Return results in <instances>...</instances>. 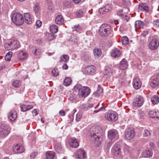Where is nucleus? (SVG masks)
Here are the masks:
<instances>
[{
    "instance_id": "32",
    "label": "nucleus",
    "mask_w": 159,
    "mask_h": 159,
    "mask_svg": "<svg viewBox=\"0 0 159 159\" xmlns=\"http://www.w3.org/2000/svg\"><path fill=\"white\" fill-rule=\"evenodd\" d=\"M151 100L152 103L154 105L157 104L159 102V98L157 95H153Z\"/></svg>"
},
{
    "instance_id": "29",
    "label": "nucleus",
    "mask_w": 159,
    "mask_h": 159,
    "mask_svg": "<svg viewBox=\"0 0 159 159\" xmlns=\"http://www.w3.org/2000/svg\"><path fill=\"white\" fill-rule=\"evenodd\" d=\"M64 19L63 16L61 15L57 16L55 19L56 23L59 25H61L63 23Z\"/></svg>"
},
{
    "instance_id": "14",
    "label": "nucleus",
    "mask_w": 159,
    "mask_h": 159,
    "mask_svg": "<svg viewBox=\"0 0 159 159\" xmlns=\"http://www.w3.org/2000/svg\"><path fill=\"white\" fill-rule=\"evenodd\" d=\"M125 138L128 140L133 139L135 135V132L134 129L127 128L125 132Z\"/></svg>"
},
{
    "instance_id": "7",
    "label": "nucleus",
    "mask_w": 159,
    "mask_h": 159,
    "mask_svg": "<svg viewBox=\"0 0 159 159\" xmlns=\"http://www.w3.org/2000/svg\"><path fill=\"white\" fill-rule=\"evenodd\" d=\"M107 137L108 139L111 141L109 142V144L111 145L115 140L119 139L118 133L117 130L115 129H111L108 131Z\"/></svg>"
},
{
    "instance_id": "45",
    "label": "nucleus",
    "mask_w": 159,
    "mask_h": 159,
    "mask_svg": "<svg viewBox=\"0 0 159 159\" xmlns=\"http://www.w3.org/2000/svg\"><path fill=\"white\" fill-rule=\"evenodd\" d=\"M122 42L123 44L126 45L129 43V39L126 36H124L122 38Z\"/></svg>"
},
{
    "instance_id": "6",
    "label": "nucleus",
    "mask_w": 159,
    "mask_h": 159,
    "mask_svg": "<svg viewBox=\"0 0 159 159\" xmlns=\"http://www.w3.org/2000/svg\"><path fill=\"white\" fill-rule=\"evenodd\" d=\"M11 20L15 24L19 25H22L24 22L22 15L18 13H15L13 14Z\"/></svg>"
},
{
    "instance_id": "58",
    "label": "nucleus",
    "mask_w": 159,
    "mask_h": 159,
    "mask_svg": "<svg viewBox=\"0 0 159 159\" xmlns=\"http://www.w3.org/2000/svg\"><path fill=\"white\" fill-rule=\"evenodd\" d=\"M156 112H157V113H155V115H156L155 116V118L159 120V111L157 110Z\"/></svg>"
},
{
    "instance_id": "64",
    "label": "nucleus",
    "mask_w": 159,
    "mask_h": 159,
    "mask_svg": "<svg viewBox=\"0 0 159 159\" xmlns=\"http://www.w3.org/2000/svg\"><path fill=\"white\" fill-rule=\"evenodd\" d=\"M62 67L63 69L67 70L68 69V67L66 64H65L63 65Z\"/></svg>"
},
{
    "instance_id": "9",
    "label": "nucleus",
    "mask_w": 159,
    "mask_h": 159,
    "mask_svg": "<svg viewBox=\"0 0 159 159\" xmlns=\"http://www.w3.org/2000/svg\"><path fill=\"white\" fill-rule=\"evenodd\" d=\"M149 85L152 88H155L159 86V73L155 74L151 77Z\"/></svg>"
},
{
    "instance_id": "4",
    "label": "nucleus",
    "mask_w": 159,
    "mask_h": 159,
    "mask_svg": "<svg viewBox=\"0 0 159 159\" xmlns=\"http://www.w3.org/2000/svg\"><path fill=\"white\" fill-rule=\"evenodd\" d=\"M111 32L110 26L107 24H104L101 25L99 29V34L102 36H107Z\"/></svg>"
},
{
    "instance_id": "34",
    "label": "nucleus",
    "mask_w": 159,
    "mask_h": 159,
    "mask_svg": "<svg viewBox=\"0 0 159 159\" xmlns=\"http://www.w3.org/2000/svg\"><path fill=\"white\" fill-rule=\"evenodd\" d=\"M72 82V79L69 77H66L64 80L63 84L66 86L70 85Z\"/></svg>"
},
{
    "instance_id": "47",
    "label": "nucleus",
    "mask_w": 159,
    "mask_h": 159,
    "mask_svg": "<svg viewBox=\"0 0 159 159\" xmlns=\"http://www.w3.org/2000/svg\"><path fill=\"white\" fill-rule=\"evenodd\" d=\"M150 132L148 129H145L143 131V137H147L150 136Z\"/></svg>"
},
{
    "instance_id": "44",
    "label": "nucleus",
    "mask_w": 159,
    "mask_h": 159,
    "mask_svg": "<svg viewBox=\"0 0 159 159\" xmlns=\"http://www.w3.org/2000/svg\"><path fill=\"white\" fill-rule=\"evenodd\" d=\"M72 29L73 31H75L76 32H78L82 30V28L79 25H78L72 27Z\"/></svg>"
},
{
    "instance_id": "16",
    "label": "nucleus",
    "mask_w": 159,
    "mask_h": 159,
    "mask_svg": "<svg viewBox=\"0 0 159 159\" xmlns=\"http://www.w3.org/2000/svg\"><path fill=\"white\" fill-rule=\"evenodd\" d=\"M25 151L24 146L20 144H14L13 147V151L15 153H20Z\"/></svg>"
},
{
    "instance_id": "2",
    "label": "nucleus",
    "mask_w": 159,
    "mask_h": 159,
    "mask_svg": "<svg viewBox=\"0 0 159 159\" xmlns=\"http://www.w3.org/2000/svg\"><path fill=\"white\" fill-rule=\"evenodd\" d=\"M75 89H78V95L80 97H87L90 92L89 88L87 86H81L80 84H77L74 87Z\"/></svg>"
},
{
    "instance_id": "51",
    "label": "nucleus",
    "mask_w": 159,
    "mask_h": 159,
    "mask_svg": "<svg viewBox=\"0 0 159 159\" xmlns=\"http://www.w3.org/2000/svg\"><path fill=\"white\" fill-rule=\"evenodd\" d=\"M21 111L23 112L27 111V106L26 105L22 104L20 106Z\"/></svg>"
},
{
    "instance_id": "49",
    "label": "nucleus",
    "mask_w": 159,
    "mask_h": 159,
    "mask_svg": "<svg viewBox=\"0 0 159 159\" xmlns=\"http://www.w3.org/2000/svg\"><path fill=\"white\" fill-rule=\"evenodd\" d=\"M153 24L154 27L156 28H159V19H157L155 20Z\"/></svg>"
},
{
    "instance_id": "5",
    "label": "nucleus",
    "mask_w": 159,
    "mask_h": 159,
    "mask_svg": "<svg viewBox=\"0 0 159 159\" xmlns=\"http://www.w3.org/2000/svg\"><path fill=\"white\" fill-rule=\"evenodd\" d=\"M111 151L114 156L120 159L123 158V157L121 151V147L119 143L118 142L113 145Z\"/></svg>"
},
{
    "instance_id": "61",
    "label": "nucleus",
    "mask_w": 159,
    "mask_h": 159,
    "mask_svg": "<svg viewBox=\"0 0 159 159\" xmlns=\"http://www.w3.org/2000/svg\"><path fill=\"white\" fill-rule=\"evenodd\" d=\"M105 107L104 106L101 107L98 110L94 111V112L97 113V112H98L100 111H103L104 110H105Z\"/></svg>"
},
{
    "instance_id": "50",
    "label": "nucleus",
    "mask_w": 159,
    "mask_h": 159,
    "mask_svg": "<svg viewBox=\"0 0 159 159\" xmlns=\"http://www.w3.org/2000/svg\"><path fill=\"white\" fill-rule=\"evenodd\" d=\"M82 114L80 112H79L76 115V120L77 121H79L82 116Z\"/></svg>"
},
{
    "instance_id": "63",
    "label": "nucleus",
    "mask_w": 159,
    "mask_h": 159,
    "mask_svg": "<svg viewBox=\"0 0 159 159\" xmlns=\"http://www.w3.org/2000/svg\"><path fill=\"white\" fill-rule=\"evenodd\" d=\"M27 106V111L33 108V106L32 105H26Z\"/></svg>"
},
{
    "instance_id": "59",
    "label": "nucleus",
    "mask_w": 159,
    "mask_h": 159,
    "mask_svg": "<svg viewBox=\"0 0 159 159\" xmlns=\"http://www.w3.org/2000/svg\"><path fill=\"white\" fill-rule=\"evenodd\" d=\"M59 113L60 115L63 116L65 115V112L63 110H60L59 112Z\"/></svg>"
},
{
    "instance_id": "43",
    "label": "nucleus",
    "mask_w": 159,
    "mask_h": 159,
    "mask_svg": "<svg viewBox=\"0 0 159 159\" xmlns=\"http://www.w3.org/2000/svg\"><path fill=\"white\" fill-rule=\"evenodd\" d=\"M12 52H10L7 53L5 58V60L6 61H10L12 57Z\"/></svg>"
},
{
    "instance_id": "17",
    "label": "nucleus",
    "mask_w": 159,
    "mask_h": 159,
    "mask_svg": "<svg viewBox=\"0 0 159 159\" xmlns=\"http://www.w3.org/2000/svg\"><path fill=\"white\" fill-rule=\"evenodd\" d=\"M143 103V98L140 96L136 97L134 100L133 105L135 107H138L142 106Z\"/></svg>"
},
{
    "instance_id": "39",
    "label": "nucleus",
    "mask_w": 159,
    "mask_h": 159,
    "mask_svg": "<svg viewBox=\"0 0 159 159\" xmlns=\"http://www.w3.org/2000/svg\"><path fill=\"white\" fill-rule=\"evenodd\" d=\"M46 35L47 37V40L49 41L54 39L55 38V35L54 34L48 33Z\"/></svg>"
},
{
    "instance_id": "46",
    "label": "nucleus",
    "mask_w": 159,
    "mask_h": 159,
    "mask_svg": "<svg viewBox=\"0 0 159 159\" xmlns=\"http://www.w3.org/2000/svg\"><path fill=\"white\" fill-rule=\"evenodd\" d=\"M12 85L15 88H18L20 85V81L18 80H15L12 82Z\"/></svg>"
},
{
    "instance_id": "35",
    "label": "nucleus",
    "mask_w": 159,
    "mask_h": 159,
    "mask_svg": "<svg viewBox=\"0 0 159 159\" xmlns=\"http://www.w3.org/2000/svg\"><path fill=\"white\" fill-rule=\"evenodd\" d=\"M55 156V153L52 151L47 152L46 153V157L47 159H53Z\"/></svg>"
},
{
    "instance_id": "23",
    "label": "nucleus",
    "mask_w": 159,
    "mask_h": 159,
    "mask_svg": "<svg viewBox=\"0 0 159 159\" xmlns=\"http://www.w3.org/2000/svg\"><path fill=\"white\" fill-rule=\"evenodd\" d=\"M111 5L109 4H107L105 7L99 9L98 12L102 14H104L105 12H108L111 10Z\"/></svg>"
},
{
    "instance_id": "30",
    "label": "nucleus",
    "mask_w": 159,
    "mask_h": 159,
    "mask_svg": "<svg viewBox=\"0 0 159 159\" xmlns=\"http://www.w3.org/2000/svg\"><path fill=\"white\" fill-rule=\"evenodd\" d=\"M93 54L95 57L98 58L100 57L102 55V51L100 48H97L93 49Z\"/></svg>"
},
{
    "instance_id": "40",
    "label": "nucleus",
    "mask_w": 159,
    "mask_h": 159,
    "mask_svg": "<svg viewBox=\"0 0 159 159\" xmlns=\"http://www.w3.org/2000/svg\"><path fill=\"white\" fill-rule=\"evenodd\" d=\"M156 110H153L150 111L148 113L149 116L151 118H155V116L156 115H155V113H157V112H156Z\"/></svg>"
},
{
    "instance_id": "13",
    "label": "nucleus",
    "mask_w": 159,
    "mask_h": 159,
    "mask_svg": "<svg viewBox=\"0 0 159 159\" xmlns=\"http://www.w3.org/2000/svg\"><path fill=\"white\" fill-rule=\"evenodd\" d=\"M96 67L93 65L86 66L84 70L85 74L88 75H94L96 73Z\"/></svg>"
},
{
    "instance_id": "19",
    "label": "nucleus",
    "mask_w": 159,
    "mask_h": 159,
    "mask_svg": "<svg viewBox=\"0 0 159 159\" xmlns=\"http://www.w3.org/2000/svg\"><path fill=\"white\" fill-rule=\"evenodd\" d=\"M142 83L138 78H134L133 80V85L134 88L136 89H139L141 87Z\"/></svg>"
},
{
    "instance_id": "26",
    "label": "nucleus",
    "mask_w": 159,
    "mask_h": 159,
    "mask_svg": "<svg viewBox=\"0 0 159 159\" xmlns=\"http://www.w3.org/2000/svg\"><path fill=\"white\" fill-rule=\"evenodd\" d=\"M24 16L25 19V22L28 24H30L32 22V19L29 13H25Z\"/></svg>"
},
{
    "instance_id": "48",
    "label": "nucleus",
    "mask_w": 159,
    "mask_h": 159,
    "mask_svg": "<svg viewBox=\"0 0 159 159\" xmlns=\"http://www.w3.org/2000/svg\"><path fill=\"white\" fill-rule=\"evenodd\" d=\"M52 73L54 77L57 76L59 75L58 70L57 69L54 68L52 70Z\"/></svg>"
},
{
    "instance_id": "62",
    "label": "nucleus",
    "mask_w": 159,
    "mask_h": 159,
    "mask_svg": "<svg viewBox=\"0 0 159 159\" xmlns=\"http://www.w3.org/2000/svg\"><path fill=\"white\" fill-rule=\"evenodd\" d=\"M148 32L147 31H143L142 34L141 36H142L144 37L146 36L148 34Z\"/></svg>"
},
{
    "instance_id": "37",
    "label": "nucleus",
    "mask_w": 159,
    "mask_h": 159,
    "mask_svg": "<svg viewBox=\"0 0 159 159\" xmlns=\"http://www.w3.org/2000/svg\"><path fill=\"white\" fill-rule=\"evenodd\" d=\"M58 28L57 26L55 25H52L50 28V30L51 34H54L56 33L58 31Z\"/></svg>"
},
{
    "instance_id": "52",
    "label": "nucleus",
    "mask_w": 159,
    "mask_h": 159,
    "mask_svg": "<svg viewBox=\"0 0 159 159\" xmlns=\"http://www.w3.org/2000/svg\"><path fill=\"white\" fill-rule=\"evenodd\" d=\"M80 107L82 109H83L84 111H87L89 109V108L87 107V105L86 104H81L80 106Z\"/></svg>"
},
{
    "instance_id": "41",
    "label": "nucleus",
    "mask_w": 159,
    "mask_h": 159,
    "mask_svg": "<svg viewBox=\"0 0 159 159\" xmlns=\"http://www.w3.org/2000/svg\"><path fill=\"white\" fill-rule=\"evenodd\" d=\"M33 54L35 55H38L40 54L41 52V50L40 49L36 47L33 48L32 50Z\"/></svg>"
},
{
    "instance_id": "20",
    "label": "nucleus",
    "mask_w": 159,
    "mask_h": 159,
    "mask_svg": "<svg viewBox=\"0 0 159 159\" xmlns=\"http://www.w3.org/2000/svg\"><path fill=\"white\" fill-rule=\"evenodd\" d=\"M28 53L25 51H21L17 54V58L19 60H23L26 59L28 57Z\"/></svg>"
},
{
    "instance_id": "15",
    "label": "nucleus",
    "mask_w": 159,
    "mask_h": 159,
    "mask_svg": "<svg viewBox=\"0 0 159 159\" xmlns=\"http://www.w3.org/2000/svg\"><path fill=\"white\" fill-rule=\"evenodd\" d=\"M61 140V138H58L57 139L56 142L54 143V148L56 151L59 153H61L63 149L60 142Z\"/></svg>"
},
{
    "instance_id": "3",
    "label": "nucleus",
    "mask_w": 159,
    "mask_h": 159,
    "mask_svg": "<svg viewBox=\"0 0 159 159\" xmlns=\"http://www.w3.org/2000/svg\"><path fill=\"white\" fill-rule=\"evenodd\" d=\"M20 47V43L17 40H11L4 44L5 48L7 50H13Z\"/></svg>"
},
{
    "instance_id": "22",
    "label": "nucleus",
    "mask_w": 159,
    "mask_h": 159,
    "mask_svg": "<svg viewBox=\"0 0 159 159\" xmlns=\"http://www.w3.org/2000/svg\"><path fill=\"white\" fill-rule=\"evenodd\" d=\"M17 113L14 110H11L8 114V118L11 121H15L17 118Z\"/></svg>"
},
{
    "instance_id": "60",
    "label": "nucleus",
    "mask_w": 159,
    "mask_h": 159,
    "mask_svg": "<svg viewBox=\"0 0 159 159\" xmlns=\"http://www.w3.org/2000/svg\"><path fill=\"white\" fill-rule=\"evenodd\" d=\"M123 11L122 10H120L118 11L117 13V15L119 16H122L123 15Z\"/></svg>"
},
{
    "instance_id": "8",
    "label": "nucleus",
    "mask_w": 159,
    "mask_h": 159,
    "mask_svg": "<svg viewBox=\"0 0 159 159\" xmlns=\"http://www.w3.org/2000/svg\"><path fill=\"white\" fill-rule=\"evenodd\" d=\"M105 118L108 121H115L118 119V116L116 112L111 110L105 113Z\"/></svg>"
},
{
    "instance_id": "57",
    "label": "nucleus",
    "mask_w": 159,
    "mask_h": 159,
    "mask_svg": "<svg viewBox=\"0 0 159 159\" xmlns=\"http://www.w3.org/2000/svg\"><path fill=\"white\" fill-rule=\"evenodd\" d=\"M125 81V79L124 78H120L119 80V83L120 84H124Z\"/></svg>"
},
{
    "instance_id": "1",
    "label": "nucleus",
    "mask_w": 159,
    "mask_h": 159,
    "mask_svg": "<svg viewBox=\"0 0 159 159\" xmlns=\"http://www.w3.org/2000/svg\"><path fill=\"white\" fill-rule=\"evenodd\" d=\"M102 129L98 126H93L90 129V133L92 139L94 141L96 147L99 146L102 141Z\"/></svg>"
},
{
    "instance_id": "21",
    "label": "nucleus",
    "mask_w": 159,
    "mask_h": 159,
    "mask_svg": "<svg viewBox=\"0 0 159 159\" xmlns=\"http://www.w3.org/2000/svg\"><path fill=\"white\" fill-rule=\"evenodd\" d=\"M69 143L70 146L73 148H76L79 146V143L76 139L75 138H71L69 139Z\"/></svg>"
},
{
    "instance_id": "31",
    "label": "nucleus",
    "mask_w": 159,
    "mask_h": 159,
    "mask_svg": "<svg viewBox=\"0 0 159 159\" xmlns=\"http://www.w3.org/2000/svg\"><path fill=\"white\" fill-rule=\"evenodd\" d=\"M144 26V23L140 20L136 21L135 23V26L136 29L143 28Z\"/></svg>"
},
{
    "instance_id": "25",
    "label": "nucleus",
    "mask_w": 159,
    "mask_h": 159,
    "mask_svg": "<svg viewBox=\"0 0 159 159\" xmlns=\"http://www.w3.org/2000/svg\"><path fill=\"white\" fill-rule=\"evenodd\" d=\"M138 8L139 11L146 12H148L149 10L148 5L145 3H140L139 5Z\"/></svg>"
},
{
    "instance_id": "11",
    "label": "nucleus",
    "mask_w": 159,
    "mask_h": 159,
    "mask_svg": "<svg viewBox=\"0 0 159 159\" xmlns=\"http://www.w3.org/2000/svg\"><path fill=\"white\" fill-rule=\"evenodd\" d=\"M159 46V39L157 37L154 38L150 42L148 47L150 49L152 50L157 49Z\"/></svg>"
},
{
    "instance_id": "18",
    "label": "nucleus",
    "mask_w": 159,
    "mask_h": 159,
    "mask_svg": "<svg viewBox=\"0 0 159 159\" xmlns=\"http://www.w3.org/2000/svg\"><path fill=\"white\" fill-rule=\"evenodd\" d=\"M122 53V52L117 48H114L112 50L111 52V56L114 58L119 57Z\"/></svg>"
},
{
    "instance_id": "56",
    "label": "nucleus",
    "mask_w": 159,
    "mask_h": 159,
    "mask_svg": "<svg viewBox=\"0 0 159 159\" xmlns=\"http://www.w3.org/2000/svg\"><path fill=\"white\" fill-rule=\"evenodd\" d=\"M32 113L34 116H36L38 114V111L37 110L35 109H34L32 111Z\"/></svg>"
},
{
    "instance_id": "42",
    "label": "nucleus",
    "mask_w": 159,
    "mask_h": 159,
    "mask_svg": "<svg viewBox=\"0 0 159 159\" xmlns=\"http://www.w3.org/2000/svg\"><path fill=\"white\" fill-rule=\"evenodd\" d=\"M40 7L38 3H36L34 7V11L35 13H38Z\"/></svg>"
},
{
    "instance_id": "33",
    "label": "nucleus",
    "mask_w": 159,
    "mask_h": 159,
    "mask_svg": "<svg viewBox=\"0 0 159 159\" xmlns=\"http://www.w3.org/2000/svg\"><path fill=\"white\" fill-rule=\"evenodd\" d=\"M103 93V89L98 85V90L93 93V95L94 96H99L102 95Z\"/></svg>"
},
{
    "instance_id": "12",
    "label": "nucleus",
    "mask_w": 159,
    "mask_h": 159,
    "mask_svg": "<svg viewBox=\"0 0 159 159\" xmlns=\"http://www.w3.org/2000/svg\"><path fill=\"white\" fill-rule=\"evenodd\" d=\"M77 159H85L87 157V154L85 151L81 149H78L75 153Z\"/></svg>"
},
{
    "instance_id": "24",
    "label": "nucleus",
    "mask_w": 159,
    "mask_h": 159,
    "mask_svg": "<svg viewBox=\"0 0 159 159\" xmlns=\"http://www.w3.org/2000/svg\"><path fill=\"white\" fill-rule=\"evenodd\" d=\"M114 72L113 70L109 66H106L105 67L104 74V75H107L108 77L112 75Z\"/></svg>"
},
{
    "instance_id": "53",
    "label": "nucleus",
    "mask_w": 159,
    "mask_h": 159,
    "mask_svg": "<svg viewBox=\"0 0 159 159\" xmlns=\"http://www.w3.org/2000/svg\"><path fill=\"white\" fill-rule=\"evenodd\" d=\"M124 151L125 154H128L129 151V147L126 145L124 147Z\"/></svg>"
},
{
    "instance_id": "27",
    "label": "nucleus",
    "mask_w": 159,
    "mask_h": 159,
    "mask_svg": "<svg viewBox=\"0 0 159 159\" xmlns=\"http://www.w3.org/2000/svg\"><path fill=\"white\" fill-rule=\"evenodd\" d=\"M128 66L127 61L125 59H123L120 62V68L122 70H125L127 68Z\"/></svg>"
},
{
    "instance_id": "38",
    "label": "nucleus",
    "mask_w": 159,
    "mask_h": 159,
    "mask_svg": "<svg viewBox=\"0 0 159 159\" xmlns=\"http://www.w3.org/2000/svg\"><path fill=\"white\" fill-rule=\"evenodd\" d=\"M84 12V11L82 9L77 10L76 12V16L77 18L81 17L83 16Z\"/></svg>"
},
{
    "instance_id": "54",
    "label": "nucleus",
    "mask_w": 159,
    "mask_h": 159,
    "mask_svg": "<svg viewBox=\"0 0 159 159\" xmlns=\"http://www.w3.org/2000/svg\"><path fill=\"white\" fill-rule=\"evenodd\" d=\"M71 40L72 42L75 43H77L78 41V38L76 37H72Z\"/></svg>"
},
{
    "instance_id": "36",
    "label": "nucleus",
    "mask_w": 159,
    "mask_h": 159,
    "mask_svg": "<svg viewBox=\"0 0 159 159\" xmlns=\"http://www.w3.org/2000/svg\"><path fill=\"white\" fill-rule=\"evenodd\" d=\"M69 60V57L68 56L66 55H63L61 57L60 61L63 63H65L68 61Z\"/></svg>"
},
{
    "instance_id": "28",
    "label": "nucleus",
    "mask_w": 159,
    "mask_h": 159,
    "mask_svg": "<svg viewBox=\"0 0 159 159\" xmlns=\"http://www.w3.org/2000/svg\"><path fill=\"white\" fill-rule=\"evenodd\" d=\"M153 154V152L151 149H147L144 150L143 153V156L145 157H149Z\"/></svg>"
},
{
    "instance_id": "55",
    "label": "nucleus",
    "mask_w": 159,
    "mask_h": 159,
    "mask_svg": "<svg viewBox=\"0 0 159 159\" xmlns=\"http://www.w3.org/2000/svg\"><path fill=\"white\" fill-rule=\"evenodd\" d=\"M41 24H42V22L40 20H37V21H36V25L38 27H40V26L41 25Z\"/></svg>"
},
{
    "instance_id": "10",
    "label": "nucleus",
    "mask_w": 159,
    "mask_h": 159,
    "mask_svg": "<svg viewBox=\"0 0 159 159\" xmlns=\"http://www.w3.org/2000/svg\"><path fill=\"white\" fill-rule=\"evenodd\" d=\"M11 129L7 124H4L0 127V137L3 138L7 136L10 133Z\"/></svg>"
}]
</instances>
